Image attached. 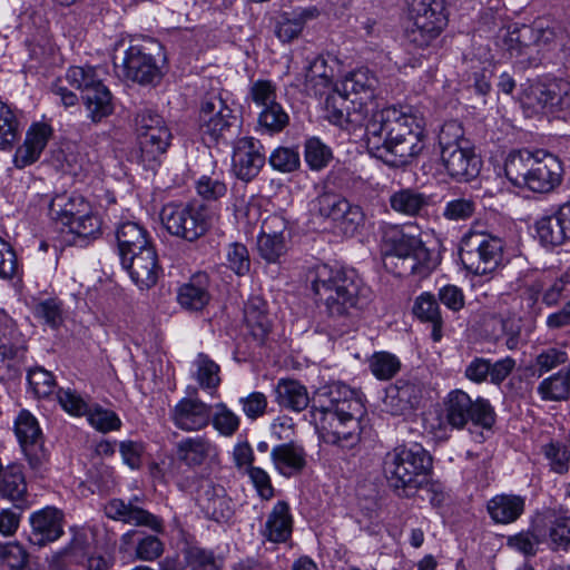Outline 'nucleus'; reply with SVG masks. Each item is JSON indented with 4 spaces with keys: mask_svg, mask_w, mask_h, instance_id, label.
Masks as SVG:
<instances>
[{
    "mask_svg": "<svg viewBox=\"0 0 570 570\" xmlns=\"http://www.w3.org/2000/svg\"><path fill=\"white\" fill-rule=\"evenodd\" d=\"M210 416V406L194 399H183L173 411L176 426L185 431H197L207 426Z\"/></svg>",
    "mask_w": 570,
    "mask_h": 570,
    "instance_id": "obj_24",
    "label": "nucleus"
},
{
    "mask_svg": "<svg viewBox=\"0 0 570 570\" xmlns=\"http://www.w3.org/2000/svg\"><path fill=\"white\" fill-rule=\"evenodd\" d=\"M115 68L119 76L139 85H157L163 78L161 67L157 59L145 51L141 46H130L121 58L116 60Z\"/></svg>",
    "mask_w": 570,
    "mask_h": 570,
    "instance_id": "obj_14",
    "label": "nucleus"
},
{
    "mask_svg": "<svg viewBox=\"0 0 570 570\" xmlns=\"http://www.w3.org/2000/svg\"><path fill=\"white\" fill-rule=\"evenodd\" d=\"M413 313L422 322L431 323L432 338L438 342L442 337V317L435 297L430 293L421 294L413 306Z\"/></svg>",
    "mask_w": 570,
    "mask_h": 570,
    "instance_id": "obj_36",
    "label": "nucleus"
},
{
    "mask_svg": "<svg viewBox=\"0 0 570 570\" xmlns=\"http://www.w3.org/2000/svg\"><path fill=\"white\" fill-rule=\"evenodd\" d=\"M52 129L47 124H36L27 132L26 140L14 155L13 163L17 168H24L36 163L48 144Z\"/></svg>",
    "mask_w": 570,
    "mask_h": 570,
    "instance_id": "obj_25",
    "label": "nucleus"
},
{
    "mask_svg": "<svg viewBox=\"0 0 570 570\" xmlns=\"http://www.w3.org/2000/svg\"><path fill=\"white\" fill-rule=\"evenodd\" d=\"M210 277L205 272L191 275L188 282L177 289V303L187 312H202L210 302Z\"/></svg>",
    "mask_w": 570,
    "mask_h": 570,
    "instance_id": "obj_20",
    "label": "nucleus"
},
{
    "mask_svg": "<svg viewBox=\"0 0 570 570\" xmlns=\"http://www.w3.org/2000/svg\"><path fill=\"white\" fill-rule=\"evenodd\" d=\"M283 407L303 411L312 402L311 417L322 440L342 449H352L360 441L361 420L366 410L347 385L334 382L318 389L313 399L305 386L294 380H281L275 389Z\"/></svg>",
    "mask_w": 570,
    "mask_h": 570,
    "instance_id": "obj_1",
    "label": "nucleus"
},
{
    "mask_svg": "<svg viewBox=\"0 0 570 570\" xmlns=\"http://www.w3.org/2000/svg\"><path fill=\"white\" fill-rule=\"evenodd\" d=\"M423 396V386L419 382L397 381L386 389L384 406L392 415H402L419 406Z\"/></svg>",
    "mask_w": 570,
    "mask_h": 570,
    "instance_id": "obj_21",
    "label": "nucleus"
},
{
    "mask_svg": "<svg viewBox=\"0 0 570 570\" xmlns=\"http://www.w3.org/2000/svg\"><path fill=\"white\" fill-rule=\"evenodd\" d=\"M533 94L538 104L550 112L570 110V82L567 80L535 86Z\"/></svg>",
    "mask_w": 570,
    "mask_h": 570,
    "instance_id": "obj_27",
    "label": "nucleus"
},
{
    "mask_svg": "<svg viewBox=\"0 0 570 570\" xmlns=\"http://www.w3.org/2000/svg\"><path fill=\"white\" fill-rule=\"evenodd\" d=\"M171 132L167 126L151 128L145 134L138 136L141 151V160L145 164L156 161L157 158L166 153L170 145Z\"/></svg>",
    "mask_w": 570,
    "mask_h": 570,
    "instance_id": "obj_31",
    "label": "nucleus"
},
{
    "mask_svg": "<svg viewBox=\"0 0 570 570\" xmlns=\"http://www.w3.org/2000/svg\"><path fill=\"white\" fill-rule=\"evenodd\" d=\"M568 361V354L566 351L549 347L542 351L535 357V364L538 366V376H542L544 373L556 368L557 366L564 364Z\"/></svg>",
    "mask_w": 570,
    "mask_h": 570,
    "instance_id": "obj_62",
    "label": "nucleus"
},
{
    "mask_svg": "<svg viewBox=\"0 0 570 570\" xmlns=\"http://www.w3.org/2000/svg\"><path fill=\"white\" fill-rule=\"evenodd\" d=\"M236 121L237 118L233 110L219 96H210L203 101L199 112V129L206 144L226 139Z\"/></svg>",
    "mask_w": 570,
    "mask_h": 570,
    "instance_id": "obj_13",
    "label": "nucleus"
},
{
    "mask_svg": "<svg viewBox=\"0 0 570 570\" xmlns=\"http://www.w3.org/2000/svg\"><path fill=\"white\" fill-rule=\"evenodd\" d=\"M266 161L263 145L253 137H243L234 146L233 170L237 178L250 181L255 178Z\"/></svg>",
    "mask_w": 570,
    "mask_h": 570,
    "instance_id": "obj_18",
    "label": "nucleus"
},
{
    "mask_svg": "<svg viewBox=\"0 0 570 570\" xmlns=\"http://www.w3.org/2000/svg\"><path fill=\"white\" fill-rule=\"evenodd\" d=\"M195 377L200 387L215 390L220 384L219 365L210 360L206 354L199 353L195 360Z\"/></svg>",
    "mask_w": 570,
    "mask_h": 570,
    "instance_id": "obj_46",
    "label": "nucleus"
},
{
    "mask_svg": "<svg viewBox=\"0 0 570 570\" xmlns=\"http://www.w3.org/2000/svg\"><path fill=\"white\" fill-rule=\"evenodd\" d=\"M288 121V115L278 102L264 107L258 118L259 126L271 134L282 131Z\"/></svg>",
    "mask_w": 570,
    "mask_h": 570,
    "instance_id": "obj_47",
    "label": "nucleus"
},
{
    "mask_svg": "<svg viewBox=\"0 0 570 570\" xmlns=\"http://www.w3.org/2000/svg\"><path fill=\"white\" fill-rule=\"evenodd\" d=\"M351 107L346 111L347 130L364 128L365 140L367 141V127L373 120V114L376 112L375 104L372 100H365L363 97H354L350 100Z\"/></svg>",
    "mask_w": 570,
    "mask_h": 570,
    "instance_id": "obj_40",
    "label": "nucleus"
},
{
    "mask_svg": "<svg viewBox=\"0 0 570 570\" xmlns=\"http://www.w3.org/2000/svg\"><path fill=\"white\" fill-rule=\"evenodd\" d=\"M432 466V456L416 443L394 448L382 462L387 487L400 498L414 497L428 483Z\"/></svg>",
    "mask_w": 570,
    "mask_h": 570,
    "instance_id": "obj_5",
    "label": "nucleus"
},
{
    "mask_svg": "<svg viewBox=\"0 0 570 570\" xmlns=\"http://www.w3.org/2000/svg\"><path fill=\"white\" fill-rule=\"evenodd\" d=\"M475 212V202L472 198H456L448 202L443 216L450 220H464Z\"/></svg>",
    "mask_w": 570,
    "mask_h": 570,
    "instance_id": "obj_63",
    "label": "nucleus"
},
{
    "mask_svg": "<svg viewBox=\"0 0 570 570\" xmlns=\"http://www.w3.org/2000/svg\"><path fill=\"white\" fill-rule=\"evenodd\" d=\"M439 145L442 164L453 179L470 181L479 175L481 160L464 137L461 124L455 120L445 122L439 134Z\"/></svg>",
    "mask_w": 570,
    "mask_h": 570,
    "instance_id": "obj_7",
    "label": "nucleus"
},
{
    "mask_svg": "<svg viewBox=\"0 0 570 570\" xmlns=\"http://www.w3.org/2000/svg\"><path fill=\"white\" fill-rule=\"evenodd\" d=\"M446 420L456 429L464 428L469 422L489 429L494 423V411L488 400L478 397L472 401L469 394L456 390L449 394Z\"/></svg>",
    "mask_w": 570,
    "mask_h": 570,
    "instance_id": "obj_12",
    "label": "nucleus"
},
{
    "mask_svg": "<svg viewBox=\"0 0 570 570\" xmlns=\"http://www.w3.org/2000/svg\"><path fill=\"white\" fill-rule=\"evenodd\" d=\"M487 509L495 523L508 524L523 513L524 499L520 495L499 494L488 502Z\"/></svg>",
    "mask_w": 570,
    "mask_h": 570,
    "instance_id": "obj_29",
    "label": "nucleus"
},
{
    "mask_svg": "<svg viewBox=\"0 0 570 570\" xmlns=\"http://www.w3.org/2000/svg\"><path fill=\"white\" fill-rule=\"evenodd\" d=\"M312 291L324 303L328 317L340 320L368 303L367 288L354 269L334 268L326 264L309 271Z\"/></svg>",
    "mask_w": 570,
    "mask_h": 570,
    "instance_id": "obj_3",
    "label": "nucleus"
},
{
    "mask_svg": "<svg viewBox=\"0 0 570 570\" xmlns=\"http://www.w3.org/2000/svg\"><path fill=\"white\" fill-rule=\"evenodd\" d=\"M141 256L125 257L122 267L129 273L131 279L139 288H150L158 279L160 267L155 248L145 249Z\"/></svg>",
    "mask_w": 570,
    "mask_h": 570,
    "instance_id": "obj_23",
    "label": "nucleus"
},
{
    "mask_svg": "<svg viewBox=\"0 0 570 570\" xmlns=\"http://www.w3.org/2000/svg\"><path fill=\"white\" fill-rule=\"evenodd\" d=\"M549 538L553 550H567L570 546V517H556L549 528Z\"/></svg>",
    "mask_w": 570,
    "mask_h": 570,
    "instance_id": "obj_58",
    "label": "nucleus"
},
{
    "mask_svg": "<svg viewBox=\"0 0 570 570\" xmlns=\"http://www.w3.org/2000/svg\"><path fill=\"white\" fill-rule=\"evenodd\" d=\"M424 127L417 116L394 106L373 114L367 149L391 167L409 164L424 148Z\"/></svg>",
    "mask_w": 570,
    "mask_h": 570,
    "instance_id": "obj_2",
    "label": "nucleus"
},
{
    "mask_svg": "<svg viewBox=\"0 0 570 570\" xmlns=\"http://www.w3.org/2000/svg\"><path fill=\"white\" fill-rule=\"evenodd\" d=\"M347 204L348 202L338 195L324 193L316 198L314 206L322 217L334 223L346 210Z\"/></svg>",
    "mask_w": 570,
    "mask_h": 570,
    "instance_id": "obj_52",
    "label": "nucleus"
},
{
    "mask_svg": "<svg viewBox=\"0 0 570 570\" xmlns=\"http://www.w3.org/2000/svg\"><path fill=\"white\" fill-rule=\"evenodd\" d=\"M226 261L227 266L238 276L248 274L250 269L249 253L244 244H229L226 252Z\"/></svg>",
    "mask_w": 570,
    "mask_h": 570,
    "instance_id": "obj_56",
    "label": "nucleus"
},
{
    "mask_svg": "<svg viewBox=\"0 0 570 570\" xmlns=\"http://www.w3.org/2000/svg\"><path fill=\"white\" fill-rule=\"evenodd\" d=\"M409 14L412 26L405 39L416 48L429 47L448 23L445 0H411Z\"/></svg>",
    "mask_w": 570,
    "mask_h": 570,
    "instance_id": "obj_9",
    "label": "nucleus"
},
{
    "mask_svg": "<svg viewBox=\"0 0 570 570\" xmlns=\"http://www.w3.org/2000/svg\"><path fill=\"white\" fill-rule=\"evenodd\" d=\"M390 205L397 213L416 216L429 205V196L412 188H404L390 197Z\"/></svg>",
    "mask_w": 570,
    "mask_h": 570,
    "instance_id": "obj_38",
    "label": "nucleus"
},
{
    "mask_svg": "<svg viewBox=\"0 0 570 570\" xmlns=\"http://www.w3.org/2000/svg\"><path fill=\"white\" fill-rule=\"evenodd\" d=\"M325 109L332 124L347 130L348 98L342 91L336 90L326 97Z\"/></svg>",
    "mask_w": 570,
    "mask_h": 570,
    "instance_id": "obj_50",
    "label": "nucleus"
},
{
    "mask_svg": "<svg viewBox=\"0 0 570 570\" xmlns=\"http://www.w3.org/2000/svg\"><path fill=\"white\" fill-rule=\"evenodd\" d=\"M35 315L45 324L56 330L63 323V305L57 298H47L35 306Z\"/></svg>",
    "mask_w": 570,
    "mask_h": 570,
    "instance_id": "obj_49",
    "label": "nucleus"
},
{
    "mask_svg": "<svg viewBox=\"0 0 570 570\" xmlns=\"http://www.w3.org/2000/svg\"><path fill=\"white\" fill-rule=\"evenodd\" d=\"M212 451V443L202 436L187 438L177 443V458L188 466L202 465Z\"/></svg>",
    "mask_w": 570,
    "mask_h": 570,
    "instance_id": "obj_34",
    "label": "nucleus"
},
{
    "mask_svg": "<svg viewBox=\"0 0 570 570\" xmlns=\"http://www.w3.org/2000/svg\"><path fill=\"white\" fill-rule=\"evenodd\" d=\"M27 493L24 475L19 465L10 464L0 474V495L11 501H20Z\"/></svg>",
    "mask_w": 570,
    "mask_h": 570,
    "instance_id": "obj_39",
    "label": "nucleus"
},
{
    "mask_svg": "<svg viewBox=\"0 0 570 570\" xmlns=\"http://www.w3.org/2000/svg\"><path fill=\"white\" fill-rule=\"evenodd\" d=\"M0 558L7 562L11 569L21 570L28 562V552L18 542H8L0 544Z\"/></svg>",
    "mask_w": 570,
    "mask_h": 570,
    "instance_id": "obj_61",
    "label": "nucleus"
},
{
    "mask_svg": "<svg viewBox=\"0 0 570 570\" xmlns=\"http://www.w3.org/2000/svg\"><path fill=\"white\" fill-rule=\"evenodd\" d=\"M272 460L281 474L291 476L299 473L306 465L303 448L294 443H286L275 446L272 450Z\"/></svg>",
    "mask_w": 570,
    "mask_h": 570,
    "instance_id": "obj_30",
    "label": "nucleus"
},
{
    "mask_svg": "<svg viewBox=\"0 0 570 570\" xmlns=\"http://www.w3.org/2000/svg\"><path fill=\"white\" fill-rule=\"evenodd\" d=\"M538 393L546 401H564L569 399V376L564 370L544 379L538 386Z\"/></svg>",
    "mask_w": 570,
    "mask_h": 570,
    "instance_id": "obj_44",
    "label": "nucleus"
},
{
    "mask_svg": "<svg viewBox=\"0 0 570 570\" xmlns=\"http://www.w3.org/2000/svg\"><path fill=\"white\" fill-rule=\"evenodd\" d=\"M537 233L544 245L559 246L570 239V234H568L557 213L553 216L539 219L537 222Z\"/></svg>",
    "mask_w": 570,
    "mask_h": 570,
    "instance_id": "obj_42",
    "label": "nucleus"
},
{
    "mask_svg": "<svg viewBox=\"0 0 570 570\" xmlns=\"http://www.w3.org/2000/svg\"><path fill=\"white\" fill-rule=\"evenodd\" d=\"M213 424L222 434L232 435L238 430L239 419L225 404L220 403L216 405Z\"/></svg>",
    "mask_w": 570,
    "mask_h": 570,
    "instance_id": "obj_60",
    "label": "nucleus"
},
{
    "mask_svg": "<svg viewBox=\"0 0 570 570\" xmlns=\"http://www.w3.org/2000/svg\"><path fill=\"white\" fill-rule=\"evenodd\" d=\"M89 209L88 203L80 196H57L52 199L49 212L52 219L68 226L78 215Z\"/></svg>",
    "mask_w": 570,
    "mask_h": 570,
    "instance_id": "obj_35",
    "label": "nucleus"
},
{
    "mask_svg": "<svg viewBox=\"0 0 570 570\" xmlns=\"http://www.w3.org/2000/svg\"><path fill=\"white\" fill-rule=\"evenodd\" d=\"M136 544V557L144 561H154L164 552L163 542L155 535H144L138 531H128L121 537L120 549L127 550L129 544Z\"/></svg>",
    "mask_w": 570,
    "mask_h": 570,
    "instance_id": "obj_32",
    "label": "nucleus"
},
{
    "mask_svg": "<svg viewBox=\"0 0 570 570\" xmlns=\"http://www.w3.org/2000/svg\"><path fill=\"white\" fill-rule=\"evenodd\" d=\"M504 240L491 233L470 230L461 240L460 259L474 275L493 273L503 261Z\"/></svg>",
    "mask_w": 570,
    "mask_h": 570,
    "instance_id": "obj_8",
    "label": "nucleus"
},
{
    "mask_svg": "<svg viewBox=\"0 0 570 570\" xmlns=\"http://www.w3.org/2000/svg\"><path fill=\"white\" fill-rule=\"evenodd\" d=\"M67 227H69L70 233L79 238H96L100 234L101 222L98 216L91 214L88 209L78 215Z\"/></svg>",
    "mask_w": 570,
    "mask_h": 570,
    "instance_id": "obj_53",
    "label": "nucleus"
},
{
    "mask_svg": "<svg viewBox=\"0 0 570 570\" xmlns=\"http://www.w3.org/2000/svg\"><path fill=\"white\" fill-rule=\"evenodd\" d=\"M293 520L289 507L285 501H278L269 513L263 534L272 542H285L291 538Z\"/></svg>",
    "mask_w": 570,
    "mask_h": 570,
    "instance_id": "obj_28",
    "label": "nucleus"
},
{
    "mask_svg": "<svg viewBox=\"0 0 570 570\" xmlns=\"http://www.w3.org/2000/svg\"><path fill=\"white\" fill-rule=\"evenodd\" d=\"M18 137V120L12 110L0 101V147H10Z\"/></svg>",
    "mask_w": 570,
    "mask_h": 570,
    "instance_id": "obj_55",
    "label": "nucleus"
},
{
    "mask_svg": "<svg viewBox=\"0 0 570 570\" xmlns=\"http://www.w3.org/2000/svg\"><path fill=\"white\" fill-rule=\"evenodd\" d=\"M27 540L31 547L41 549L63 534V513L53 507L33 512L30 518Z\"/></svg>",
    "mask_w": 570,
    "mask_h": 570,
    "instance_id": "obj_16",
    "label": "nucleus"
},
{
    "mask_svg": "<svg viewBox=\"0 0 570 570\" xmlns=\"http://www.w3.org/2000/svg\"><path fill=\"white\" fill-rule=\"evenodd\" d=\"M504 45L511 57L527 55L531 46L534 45L531 26L522 24L510 30L504 38Z\"/></svg>",
    "mask_w": 570,
    "mask_h": 570,
    "instance_id": "obj_45",
    "label": "nucleus"
},
{
    "mask_svg": "<svg viewBox=\"0 0 570 570\" xmlns=\"http://www.w3.org/2000/svg\"><path fill=\"white\" fill-rule=\"evenodd\" d=\"M371 370L377 379L389 380L400 370V362L390 353H376L372 358Z\"/></svg>",
    "mask_w": 570,
    "mask_h": 570,
    "instance_id": "obj_59",
    "label": "nucleus"
},
{
    "mask_svg": "<svg viewBox=\"0 0 570 570\" xmlns=\"http://www.w3.org/2000/svg\"><path fill=\"white\" fill-rule=\"evenodd\" d=\"M377 79L367 70L360 69L347 76L342 82V92L350 99L351 96L363 97L365 100L374 99Z\"/></svg>",
    "mask_w": 570,
    "mask_h": 570,
    "instance_id": "obj_37",
    "label": "nucleus"
},
{
    "mask_svg": "<svg viewBox=\"0 0 570 570\" xmlns=\"http://www.w3.org/2000/svg\"><path fill=\"white\" fill-rule=\"evenodd\" d=\"M105 512L108 518L114 520L145 525L155 531L161 530V522L154 514L134 505L131 502L125 503L120 499H112L106 504Z\"/></svg>",
    "mask_w": 570,
    "mask_h": 570,
    "instance_id": "obj_26",
    "label": "nucleus"
},
{
    "mask_svg": "<svg viewBox=\"0 0 570 570\" xmlns=\"http://www.w3.org/2000/svg\"><path fill=\"white\" fill-rule=\"evenodd\" d=\"M57 399L65 411L73 415L88 414L89 423L104 433L118 430L120 420L112 411L105 410L100 406L90 409L87 402L75 391L60 389Z\"/></svg>",
    "mask_w": 570,
    "mask_h": 570,
    "instance_id": "obj_15",
    "label": "nucleus"
},
{
    "mask_svg": "<svg viewBox=\"0 0 570 570\" xmlns=\"http://www.w3.org/2000/svg\"><path fill=\"white\" fill-rule=\"evenodd\" d=\"M197 500L206 517L217 522H226L234 514L230 499L220 484L206 481L198 490Z\"/></svg>",
    "mask_w": 570,
    "mask_h": 570,
    "instance_id": "obj_19",
    "label": "nucleus"
},
{
    "mask_svg": "<svg viewBox=\"0 0 570 570\" xmlns=\"http://www.w3.org/2000/svg\"><path fill=\"white\" fill-rule=\"evenodd\" d=\"M285 223L277 216L266 219L262 233L257 238V249L267 263H275L286 252V242L283 234Z\"/></svg>",
    "mask_w": 570,
    "mask_h": 570,
    "instance_id": "obj_22",
    "label": "nucleus"
},
{
    "mask_svg": "<svg viewBox=\"0 0 570 570\" xmlns=\"http://www.w3.org/2000/svg\"><path fill=\"white\" fill-rule=\"evenodd\" d=\"M504 173L513 186L547 194L561 184L564 171L561 160L547 150L519 149L509 153Z\"/></svg>",
    "mask_w": 570,
    "mask_h": 570,
    "instance_id": "obj_4",
    "label": "nucleus"
},
{
    "mask_svg": "<svg viewBox=\"0 0 570 570\" xmlns=\"http://www.w3.org/2000/svg\"><path fill=\"white\" fill-rule=\"evenodd\" d=\"M302 30V20H297L288 13L282 14L275 24V35L282 42H291L299 36Z\"/></svg>",
    "mask_w": 570,
    "mask_h": 570,
    "instance_id": "obj_64",
    "label": "nucleus"
},
{
    "mask_svg": "<svg viewBox=\"0 0 570 570\" xmlns=\"http://www.w3.org/2000/svg\"><path fill=\"white\" fill-rule=\"evenodd\" d=\"M116 239L118 252L132 250V248L144 249L149 242L147 230L135 222H125L116 229Z\"/></svg>",
    "mask_w": 570,
    "mask_h": 570,
    "instance_id": "obj_41",
    "label": "nucleus"
},
{
    "mask_svg": "<svg viewBox=\"0 0 570 570\" xmlns=\"http://www.w3.org/2000/svg\"><path fill=\"white\" fill-rule=\"evenodd\" d=\"M66 78L72 87L81 90L82 101L94 122L100 121L112 112L111 92L97 77L92 67H71Z\"/></svg>",
    "mask_w": 570,
    "mask_h": 570,
    "instance_id": "obj_10",
    "label": "nucleus"
},
{
    "mask_svg": "<svg viewBox=\"0 0 570 570\" xmlns=\"http://www.w3.org/2000/svg\"><path fill=\"white\" fill-rule=\"evenodd\" d=\"M345 209L333 224L344 236L352 237L363 226L364 213L360 206L350 203Z\"/></svg>",
    "mask_w": 570,
    "mask_h": 570,
    "instance_id": "obj_48",
    "label": "nucleus"
},
{
    "mask_svg": "<svg viewBox=\"0 0 570 570\" xmlns=\"http://www.w3.org/2000/svg\"><path fill=\"white\" fill-rule=\"evenodd\" d=\"M381 243L384 265L397 267L394 261H400V269L395 272L400 276L426 274L433 267L431 252L423 242L416 236L406 234L397 225H385L382 228Z\"/></svg>",
    "mask_w": 570,
    "mask_h": 570,
    "instance_id": "obj_6",
    "label": "nucleus"
},
{
    "mask_svg": "<svg viewBox=\"0 0 570 570\" xmlns=\"http://www.w3.org/2000/svg\"><path fill=\"white\" fill-rule=\"evenodd\" d=\"M271 166L282 173H292L301 165L299 154L289 147H278L269 156Z\"/></svg>",
    "mask_w": 570,
    "mask_h": 570,
    "instance_id": "obj_57",
    "label": "nucleus"
},
{
    "mask_svg": "<svg viewBox=\"0 0 570 570\" xmlns=\"http://www.w3.org/2000/svg\"><path fill=\"white\" fill-rule=\"evenodd\" d=\"M305 90L315 96L322 95L332 83V69L323 57H314L305 68Z\"/></svg>",
    "mask_w": 570,
    "mask_h": 570,
    "instance_id": "obj_33",
    "label": "nucleus"
},
{
    "mask_svg": "<svg viewBox=\"0 0 570 570\" xmlns=\"http://www.w3.org/2000/svg\"><path fill=\"white\" fill-rule=\"evenodd\" d=\"M332 159V150L318 138L312 137L305 142V160L311 169L320 170Z\"/></svg>",
    "mask_w": 570,
    "mask_h": 570,
    "instance_id": "obj_51",
    "label": "nucleus"
},
{
    "mask_svg": "<svg viewBox=\"0 0 570 570\" xmlns=\"http://www.w3.org/2000/svg\"><path fill=\"white\" fill-rule=\"evenodd\" d=\"M16 435L32 469L37 470L48 460L42 445V433L35 416L21 411L16 420Z\"/></svg>",
    "mask_w": 570,
    "mask_h": 570,
    "instance_id": "obj_17",
    "label": "nucleus"
},
{
    "mask_svg": "<svg viewBox=\"0 0 570 570\" xmlns=\"http://www.w3.org/2000/svg\"><path fill=\"white\" fill-rule=\"evenodd\" d=\"M28 383L32 392L38 397H48L51 395L56 387V381L51 372L43 367L37 366L29 370L27 375Z\"/></svg>",
    "mask_w": 570,
    "mask_h": 570,
    "instance_id": "obj_54",
    "label": "nucleus"
},
{
    "mask_svg": "<svg viewBox=\"0 0 570 570\" xmlns=\"http://www.w3.org/2000/svg\"><path fill=\"white\" fill-rule=\"evenodd\" d=\"M161 222L174 236L194 242L209 228L210 213L204 204L167 205L163 208Z\"/></svg>",
    "mask_w": 570,
    "mask_h": 570,
    "instance_id": "obj_11",
    "label": "nucleus"
},
{
    "mask_svg": "<svg viewBox=\"0 0 570 570\" xmlns=\"http://www.w3.org/2000/svg\"><path fill=\"white\" fill-rule=\"evenodd\" d=\"M183 558L190 570H222L220 560L214 552L196 544H186Z\"/></svg>",
    "mask_w": 570,
    "mask_h": 570,
    "instance_id": "obj_43",
    "label": "nucleus"
}]
</instances>
